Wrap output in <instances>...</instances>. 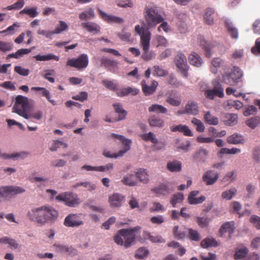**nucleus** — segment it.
Here are the masks:
<instances>
[{
    "mask_svg": "<svg viewBox=\"0 0 260 260\" xmlns=\"http://www.w3.org/2000/svg\"><path fill=\"white\" fill-rule=\"evenodd\" d=\"M144 17L146 28L137 25L135 27L136 32L140 36V43L143 49H149L151 33L148 29L155 28L164 18L154 6L147 5L144 10Z\"/></svg>",
    "mask_w": 260,
    "mask_h": 260,
    "instance_id": "nucleus-1",
    "label": "nucleus"
},
{
    "mask_svg": "<svg viewBox=\"0 0 260 260\" xmlns=\"http://www.w3.org/2000/svg\"><path fill=\"white\" fill-rule=\"evenodd\" d=\"M58 212L53 207L45 205L38 207H34L27 213V217L31 221L39 225L46 223H54L57 219Z\"/></svg>",
    "mask_w": 260,
    "mask_h": 260,
    "instance_id": "nucleus-2",
    "label": "nucleus"
},
{
    "mask_svg": "<svg viewBox=\"0 0 260 260\" xmlns=\"http://www.w3.org/2000/svg\"><path fill=\"white\" fill-rule=\"evenodd\" d=\"M29 109L28 99L21 95L16 96L13 106L14 111L26 119H29L27 112Z\"/></svg>",
    "mask_w": 260,
    "mask_h": 260,
    "instance_id": "nucleus-3",
    "label": "nucleus"
},
{
    "mask_svg": "<svg viewBox=\"0 0 260 260\" xmlns=\"http://www.w3.org/2000/svg\"><path fill=\"white\" fill-rule=\"evenodd\" d=\"M243 74L240 69L237 67H234L230 72H226L222 75L223 82L230 85H235L242 77Z\"/></svg>",
    "mask_w": 260,
    "mask_h": 260,
    "instance_id": "nucleus-4",
    "label": "nucleus"
},
{
    "mask_svg": "<svg viewBox=\"0 0 260 260\" xmlns=\"http://www.w3.org/2000/svg\"><path fill=\"white\" fill-rule=\"evenodd\" d=\"M140 229V226H136L131 229H121L119 233L122 236L124 241V247L127 248L131 247L134 243L136 237L135 233Z\"/></svg>",
    "mask_w": 260,
    "mask_h": 260,
    "instance_id": "nucleus-5",
    "label": "nucleus"
},
{
    "mask_svg": "<svg viewBox=\"0 0 260 260\" xmlns=\"http://www.w3.org/2000/svg\"><path fill=\"white\" fill-rule=\"evenodd\" d=\"M55 199L59 202H64L65 205L69 207H75L80 203L78 196L71 192L60 193L55 197Z\"/></svg>",
    "mask_w": 260,
    "mask_h": 260,
    "instance_id": "nucleus-6",
    "label": "nucleus"
},
{
    "mask_svg": "<svg viewBox=\"0 0 260 260\" xmlns=\"http://www.w3.org/2000/svg\"><path fill=\"white\" fill-rule=\"evenodd\" d=\"M88 55L86 54H81L77 58L69 59L66 65L80 71L85 69L88 66Z\"/></svg>",
    "mask_w": 260,
    "mask_h": 260,
    "instance_id": "nucleus-7",
    "label": "nucleus"
},
{
    "mask_svg": "<svg viewBox=\"0 0 260 260\" xmlns=\"http://www.w3.org/2000/svg\"><path fill=\"white\" fill-rule=\"evenodd\" d=\"M174 61L182 76L185 78H187L189 66L187 65L185 55L180 52H178L175 56Z\"/></svg>",
    "mask_w": 260,
    "mask_h": 260,
    "instance_id": "nucleus-8",
    "label": "nucleus"
},
{
    "mask_svg": "<svg viewBox=\"0 0 260 260\" xmlns=\"http://www.w3.org/2000/svg\"><path fill=\"white\" fill-rule=\"evenodd\" d=\"M63 223L67 227H77L82 225L83 222L79 214H70L65 218Z\"/></svg>",
    "mask_w": 260,
    "mask_h": 260,
    "instance_id": "nucleus-9",
    "label": "nucleus"
},
{
    "mask_svg": "<svg viewBox=\"0 0 260 260\" xmlns=\"http://www.w3.org/2000/svg\"><path fill=\"white\" fill-rule=\"evenodd\" d=\"M174 190V188L171 183H161L159 186L153 188L151 190L153 192L159 195L165 196L170 193Z\"/></svg>",
    "mask_w": 260,
    "mask_h": 260,
    "instance_id": "nucleus-10",
    "label": "nucleus"
},
{
    "mask_svg": "<svg viewBox=\"0 0 260 260\" xmlns=\"http://www.w3.org/2000/svg\"><path fill=\"white\" fill-rule=\"evenodd\" d=\"M219 177V174L212 170L206 171L203 175V181L207 185H211L214 184Z\"/></svg>",
    "mask_w": 260,
    "mask_h": 260,
    "instance_id": "nucleus-11",
    "label": "nucleus"
},
{
    "mask_svg": "<svg viewBox=\"0 0 260 260\" xmlns=\"http://www.w3.org/2000/svg\"><path fill=\"white\" fill-rule=\"evenodd\" d=\"M199 193V191L198 190H193L190 192L187 198L188 203L190 205L201 204L206 200V197L204 196H202L199 198H196Z\"/></svg>",
    "mask_w": 260,
    "mask_h": 260,
    "instance_id": "nucleus-12",
    "label": "nucleus"
},
{
    "mask_svg": "<svg viewBox=\"0 0 260 260\" xmlns=\"http://www.w3.org/2000/svg\"><path fill=\"white\" fill-rule=\"evenodd\" d=\"M141 85L143 92L146 95L153 94L156 89L158 86V83L156 81H153L151 85L148 86L145 81L143 80L141 82Z\"/></svg>",
    "mask_w": 260,
    "mask_h": 260,
    "instance_id": "nucleus-13",
    "label": "nucleus"
},
{
    "mask_svg": "<svg viewBox=\"0 0 260 260\" xmlns=\"http://www.w3.org/2000/svg\"><path fill=\"white\" fill-rule=\"evenodd\" d=\"M187 114L197 115L199 112L198 104L193 101H188L185 107Z\"/></svg>",
    "mask_w": 260,
    "mask_h": 260,
    "instance_id": "nucleus-14",
    "label": "nucleus"
},
{
    "mask_svg": "<svg viewBox=\"0 0 260 260\" xmlns=\"http://www.w3.org/2000/svg\"><path fill=\"white\" fill-rule=\"evenodd\" d=\"M116 91L117 95L120 97L127 95L129 94L133 95H136L139 92V89L131 87L120 88L119 89H117Z\"/></svg>",
    "mask_w": 260,
    "mask_h": 260,
    "instance_id": "nucleus-15",
    "label": "nucleus"
},
{
    "mask_svg": "<svg viewBox=\"0 0 260 260\" xmlns=\"http://www.w3.org/2000/svg\"><path fill=\"white\" fill-rule=\"evenodd\" d=\"M171 131L173 132H179L184 134L186 136H192L193 133L189 128L188 126L186 125L179 124L175 126H171Z\"/></svg>",
    "mask_w": 260,
    "mask_h": 260,
    "instance_id": "nucleus-16",
    "label": "nucleus"
},
{
    "mask_svg": "<svg viewBox=\"0 0 260 260\" xmlns=\"http://www.w3.org/2000/svg\"><path fill=\"white\" fill-rule=\"evenodd\" d=\"M137 179L144 184H147L149 181L148 172L147 170L140 168L135 172Z\"/></svg>",
    "mask_w": 260,
    "mask_h": 260,
    "instance_id": "nucleus-17",
    "label": "nucleus"
},
{
    "mask_svg": "<svg viewBox=\"0 0 260 260\" xmlns=\"http://www.w3.org/2000/svg\"><path fill=\"white\" fill-rule=\"evenodd\" d=\"M121 182L124 184L129 186H136L138 184L135 173L134 174H127L123 178Z\"/></svg>",
    "mask_w": 260,
    "mask_h": 260,
    "instance_id": "nucleus-18",
    "label": "nucleus"
},
{
    "mask_svg": "<svg viewBox=\"0 0 260 260\" xmlns=\"http://www.w3.org/2000/svg\"><path fill=\"white\" fill-rule=\"evenodd\" d=\"M100 14L102 18L108 23H122L123 22L122 18L113 15H108L105 13L100 11Z\"/></svg>",
    "mask_w": 260,
    "mask_h": 260,
    "instance_id": "nucleus-19",
    "label": "nucleus"
},
{
    "mask_svg": "<svg viewBox=\"0 0 260 260\" xmlns=\"http://www.w3.org/2000/svg\"><path fill=\"white\" fill-rule=\"evenodd\" d=\"M123 197L119 193H114L109 198V202L112 207H119L121 206Z\"/></svg>",
    "mask_w": 260,
    "mask_h": 260,
    "instance_id": "nucleus-20",
    "label": "nucleus"
},
{
    "mask_svg": "<svg viewBox=\"0 0 260 260\" xmlns=\"http://www.w3.org/2000/svg\"><path fill=\"white\" fill-rule=\"evenodd\" d=\"M226 141L228 143L235 145L243 144L245 142L243 136L236 133L228 137Z\"/></svg>",
    "mask_w": 260,
    "mask_h": 260,
    "instance_id": "nucleus-21",
    "label": "nucleus"
},
{
    "mask_svg": "<svg viewBox=\"0 0 260 260\" xmlns=\"http://www.w3.org/2000/svg\"><path fill=\"white\" fill-rule=\"evenodd\" d=\"M82 26L88 31L93 34H98L100 31V27L96 23L88 22L81 23Z\"/></svg>",
    "mask_w": 260,
    "mask_h": 260,
    "instance_id": "nucleus-22",
    "label": "nucleus"
},
{
    "mask_svg": "<svg viewBox=\"0 0 260 260\" xmlns=\"http://www.w3.org/2000/svg\"><path fill=\"white\" fill-rule=\"evenodd\" d=\"M234 222H226L223 224L219 229V233L221 235H223L225 233H229L230 237L234 232Z\"/></svg>",
    "mask_w": 260,
    "mask_h": 260,
    "instance_id": "nucleus-23",
    "label": "nucleus"
},
{
    "mask_svg": "<svg viewBox=\"0 0 260 260\" xmlns=\"http://www.w3.org/2000/svg\"><path fill=\"white\" fill-rule=\"evenodd\" d=\"M150 126L162 127L164 126V120L160 117L153 115L150 116L148 120Z\"/></svg>",
    "mask_w": 260,
    "mask_h": 260,
    "instance_id": "nucleus-24",
    "label": "nucleus"
},
{
    "mask_svg": "<svg viewBox=\"0 0 260 260\" xmlns=\"http://www.w3.org/2000/svg\"><path fill=\"white\" fill-rule=\"evenodd\" d=\"M115 111L118 114V118L117 121L122 120L125 119L127 112L122 108V105L119 103H116L113 105Z\"/></svg>",
    "mask_w": 260,
    "mask_h": 260,
    "instance_id": "nucleus-25",
    "label": "nucleus"
},
{
    "mask_svg": "<svg viewBox=\"0 0 260 260\" xmlns=\"http://www.w3.org/2000/svg\"><path fill=\"white\" fill-rule=\"evenodd\" d=\"M225 27L226 28L231 37L233 39H236L238 38V32L237 29L235 27L232 22L229 20H226L224 22Z\"/></svg>",
    "mask_w": 260,
    "mask_h": 260,
    "instance_id": "nucleus-26",
    "label": "nucleus"
},
{
    "mask_svg": "<svg viewBox=\"0 0 260 260\" xmlns=\"http://www.w3.org/2000/svg\"><path fill=\"white\" fill-rule=\"evenodd\" d=\"M167 168L171 172H178L181 170L182 164L180 161L175 160L168 162Z\"/></svg>",
    "mask_w": 260,
    "mask_h": 260,
    "instance_id": "nucleus-27",
    "label": "nucleus"
},
{
    "mask_svg": "<svg viewBox=\"0 0 260 260\" xmlns=\"http://www.w3.org/2000/svg\"><path fill=\"white\" fill-rule=\"evenodd\" d=\"M31 90L34 91H42V94L43 96L46 97L47 100L53 105H56V102L54 100L51 99V94L50 92L45 88L41 87H32L31 88Z\"/></svg>",
    "mask_w": 260,
    "mask_h": 260,
    "instance_id": "nucleus-28",
    "label": "nucleus"
},
{
    "mask_svg": "<svg viewBox=\"0 0 260 260\" xmlns=\"http://www.w3.org/2000/svg\"><path fill=\"white\" fill-rule=\"evenodd\" d=\"M189 62L190 64L199 67L202 63V59L201 57L196 53H192L188 57Z\"/></svg>",
    "mask_w": 260,
    "mask_h": 260,
    "instance_id": "nucleus-29",
    "label": "nucleus"
},
{
    "mask_svg": "<svg viewBox=\"0 0 260 260\" xmlns=\"http://www.w3.org/2000/svg\"><path fill=\"white\" fill-rule=\"evenodd\" d=\"M201 246L204 248L209 247H216L218 246V244L215 239L213 238H206L201 241Z\"/></svg>",
    "mask_w": 260,
    "mask_h": 260,
    "instance_id": "nucleus-30",
    "label": "nucleus"
},
{
    "mask_svg": "<svg viewBox=\"0 0 260 260\" xmlns=\"http://www.w3.org/2000/svg\"><path fill=\"white\" fill-rule=\"evenodd\" d=\"M5 189L8 194L11 195H15L19 193H22L25 192V190L19 186H6Z\"/></svg>",
    "mask_w": 260,
    "mask_h": 260,
    "instance_id": "nucleus-31",
    "label": "nucleus"
},
{
    "mask_svg": "<svg viewBox=\"0 0 260 260\" xmlns=\"http://www.w3.org/2000/svg\"><path fill=\"white\" fill-rule=\"evenodd\" d=\"M212 84L213 88L212 90L216 93V96L222 98L224 95V90L220 83L215 80L213 81Z\"/></svg>",
    "mask_w": 260,
    "mask_h": 260,
    "instance_id": "nucleus-32",
    "label": "nucleus"
},
{
    "mask_svg": "<svg viewBox=\"0 0 260 260\" xmlns=\"http://www.w3.org/2000/svg\"><path fill=\"white\" fill-rule=\"evenodd\" d=\"M0 243L8 244L11 249H17L19 244L13 239L4 237L0 239Z\"/></svg>",
    "mask_w": 260,
    "mask_h": 260,
    "instance_id": "nucleus-33",
    "label": "nucleus"
},
{
    "mask_svg": "<svg viewBox=\"0 0 260 260\" xmlns=\"http://www.w3.org/2000/svg\"><path fill=\"white\" fill-rule=\"evenodd\" d=\"M248 250L247 248L238 249L236 250L234 255L235 260H243L247 255Z\"/></svg>",
    "mask_w": 260,
    "mask_h": 260,
    "instance_id": "nucleus-34",
    "label": "nucleus"
},
{
    "mask_svg": "<svg viewBox=\"0 0 260 260\" xmlns=\"http://www.w3.org/2000/svg\"><path fill=\"white\" fill-rule=\"evenodd\" d=\"M34 57L38 61H48L52 59L58 61L59 60V56L51 53L44 55L39 54L35 56Z\"/></svg>",
    "mask_w": 260,
    "mask_h": 260,
    "instance_id": "nucleus-35",
    "label": "nucleus"
},
{
    "mask_svg": "<svg viewBox=\"0 0 260 260\" xmlns=\"http://www.w3.org/2000/svg\"><path fill=\"white\" fill-rule=\"evenodd\" d=\"M214 11L211 8H207L205 11L204 20L206 23L211 25L213 23Z\"/></svg>",
    "mask_w": 260,
    "mask_h": 260,
    "instance_id": "nucleus-36",
    "label": "nucleus"
},
{
    "mask_svg": "<svg viewBox=\"0 0 260 260\" xmlns=\"http://www.w3.org/2000/svg\"><path fill=\"white\" fill-rule=\"evenodd\" d=\"M204 120L205 122L209 125H217L218 123V119L215 116H212L210 112H207L204 115Z\"/></svg>",
    "mask_w": 260,
    "mask_h": 260,
    "instance_id": "nucleus-37",
    "label": "nucleus"
},
{
    "mask_svg": "<svg viewBox=\"0 0 260 260\" xmlns=\"http://www.w3.org/2000/svg\"><path fill=\"white\" fill-rule=\"evenodd\" d=\"M237 192V189L235 187H232L223 191L221 194V197L223 199L230 200L236 196Z\"/></svg>",
    "mask_w": 260,
    "mask_h": 260,
    "instance_id": "nucleus-38",
    "label": "nucleus"
},
{
    "mask_svg": "<svg viewBox=\"0 0 260 260\" xmlns=\"http://www.w3.org/2000/svg\"><path fill=\"white\" fill-rule=\"evenodd\" d=\"M148 111L150 112L165 114L167 112L168 110L161 105L153 104L149 107Z\"/></svg>",
    "mask_w": 260,
    "mask_h": 260,
    "instance_id": "nucleus-39",
    "label": "nucleus"
},
{
    "mask_svg": "<svg viewBox=\"0 0 260 260\" xmlns=\"http://www.w3.org/2000/svg\"><path fill=\"white\" fill-rule=\"evenodd\" d=\"M101 65L105 68L112 67L114 68L117 67V62L116 61L111 60L105 57L101 59Z\"/></svg>",
    "mask_w": 260,
    "mask_h": 260,
    "instance_id": "nucleus-40",
    "label": "nucleus"
},
{
    "mask_svg": "<svg viewBox=\"0 0 260 260\" xmlns=\"http://www.w3.org/2000/svg\"><path fill=\"white\" fill-rule=\"evenodd\" d=\"M25 14L28 15L30 17L34 18L38 16V12L37 11V8L35 7L32 8H27L25 7L20 12V14Z\"/></svg>",
    "mask_w": 260,
    "mask_h": 260,
    "instance_id": "nucleus-41",
    "label": "nucleus"
},
{
    "mask_svg": "<svg viewBox=\"0 0 260 260\" xmlns=\"http://www.w3.org/2000/svg\"><path fill=\"white\" fill-rule=\"evenodd\" d=\"M238 122V115L236 114H230L226 116V119L224 123L226 125L233 126L236 125Z\"/></svg>",
    "mask_w": 260,
    "mask_h": 260,
    "instance_id": "nucleus-42",
    "label": "nucleus"
},
{
    "mask_svg": "<svg viewBox=\"0 0 260 260\" xmlns=\"http://www.w3.org/2000/svg\"><path fill=\"white\" fill-rule=\"evenodd\" d=\"M188 238L191 241H199L201 239V236L198 231L192 229H188Z\"/></svg>",
    "mask_w": 260,
    "mask_h": 260,
    "instance_id": "nucleus-43",
    "label": "nucleus"
},
{
    "mask_svg": "<svg viewBox=\"0 0 260 260\" xmlns=\"http://www.w3.org/2000/svg\"><path fill=\"white\" fill-rule=\"evenodd\" d=\"M81 186L87 188L89 191L93 190L96 188V186L94 184L91 183L88 181L78 182L74 184L73 187L76 188Z\"/></svg>",
    "mask_w": 260,
    "mask_h": 260,
    "instance_id": "nucleus-44",
    "label": "nucleus"
},
{
    "mask_svg": "<svg viewBox=\"0 0 260 260\" xmlns=\"http://www.w3.org/2000/svg\"><path fill=\"white\" fill-rule=\"evenodd\" d=\"M142 139L145 141H151L153 144H157L158 140L154 134L152 132H149L141 135Z\"/></svg>",
    "mask_w": 260,
    "mask_h": 260,
    "instance_id": "nucleus-45",
    "label": "nucleus"
},
{
    "mask_svg": "<svg viewBox=\"0 0 260 260\" xmlns=\"http://www.w3.org/2000/svg\"><path fill=\"white\" fill-rule=\"evenodd\" d=\"M121 142L123 145V150L118 151L119 155H120V156H123L125 153L130 149L131 145L132 144V141L125 138H124L123 140H122Z\"/></svg>",
    "mask_w": 260,
    "mask_h": 260,
    "instance_id": "nucleus-46",
    "label": "nucleus"
},
{
    "mask_svg": "<svg viewBox=\"0 0 260 260\" xmlns=\"http://www.w3.org/2000/svg\"><path fill=\"white\" fill-rule=\"evenodd\" d=\"M149 253V251L145 247H140L136 251L135 256L137 259H143L146 257Z\"/></svg>",
    "mask_w": 260,
    "mask_h": 260,
    "instance_id": "nucleus-47",
    "label": "nucleus"
},
{
    "mask_svg": "<svg viewBox=\"0 0 260 260\" xmlns=\"http://www.w3.org/2000/svg\"><path fill=\"white\" fill-rule=\"evenodd\" d=\"M59 23V24L56 25L55 29L53 31V33L54 34H60L68 28V24L64 21L60 20Z\"/></svg>",
    "mask_w": 260,
    "mask_h": 260,
    "instance_id": "nucleus-48",
    "label": "nucleus"
},
{
    "mask_svg": "<svg viewBox=\"0 0 260 260\" xmlns=\"http://www.w3.org/2000/svg\"><path fill=\"white\" fill-rule=\"evenodd\" d=\"M173 234L174 237L177 239H182L186 236L185 232L179 230L178 225H176L173 228Z\"/></svg>",
    "mask_w": 260,
    "mask_h": 260,
    "instance_id": "nucleus-49",
    "label": "nucleus"
},
{
    "mask_svg": "<svg viewBox=\"0 0 260 260\" xmlns=\"http://www.w3.org/2000/svg\"><path fill=\"white\" fill-rule=\"evenodd\" d=\"M184 199V196L183 193H177L176 194H174L171 200V203L173 207H176V205L177 203H181Z\"/></svg>",
    "mask_w": 260,
    "mask_h": 260,
    "instance_id": "nucleus-50",
    "label": "nucleus"
},
{
    "mask_svg": "<svg viewBox=\"0 0 260 260\" xmlns=\"http://www.w3.org/2000/svg\"><path fill=\"white\" fill-rule=\"evenodd\" d=\"M191 123L196 126V130L197 132L200 133L204 132L205 126L200 120L196 118H193L191 120Z\"/></svg>",
    "mask_w": 260,
    "mask_h": 260,
    "instance_id": "nucleus-51",
    "label": "nucleus"
},
{
    "mask_svg": "<svg viewBox=\"0 0 260 260\" xmlns=\"http://www.w3.org/2000/svg\"><path fill=\"white\" fill-rule=\"evenodd\" d=\"M246 123L249 127L254 129L260 123V118L257 116L248 119Z\"/></svg>",
    "mask_w": 260,
    "mask_h": 260,
    "instance_id": "nucleus-52",
    "label": "nucleus"
},
{
    "mask_svg": "<svg viewBox=\"0 0 260 260\" xmlns=\"http://www.w3.org/2000/svg\"><path fill=\"white\" fill-rule=\"evenodd\" d=\"M24 5V0H18L14 4L7 6L5 9L6 10H19L23 7Z\"/></svg>",
    "mask_w": 260,
    "mask_h": 260,
    "instance_id": "nucleus-53",
    "label": "nucleus"
},
{
    "mask_svg": "<svg viewBox=\"0 0 260 260\" xmlns=\"http://www.w3.org/2000/svg\"><path fill=\"white\" fill-rule=\"evenodd\" d=\"M102 83L108 89L113 91H116L117 89L118 86L117 84L115 83L112 81L108 80H103L102 81Z\"/></svg>",
    "mask_w": 260,
    "mask_h": 260,
    "instance_id": "nucleus-54",
    "label": "nucleus"
},
{
    "mask_svg": "<svg viewBox=\"0 0 260 260\" xmlns=\"http://www.w3.org/2000/svg\"><path fill=\"white\" fill-rule=\"evenodd\" d=\"M143 50L144 52L142 54L141 57L145 61H149L151 60L155 55V54L154 53V52L152 51H149V49H143Z\"/></svg>",
    "mask_w": 260,
    "mask_h": 260,
    "instance_id": "nucleus-55",
    "label": "nucleus"
},
{
    "mask_svg": "<svg viewBox=\"0 0 260 260\" xmlns=\"http://www.w3.org/2000/svg\"><path fill=\"white\" fill-rule=\"evenodd\" d=\"M13 48V45L9 42L0 41V51L7 52L11 51Z\"/></svg>",
    "mask_w": 260,
    "mask_h": 260,
    "instance_id": "nucleus-56",
    "label": "nucleus"
},
{
    "mask_svg": "<svg viewBox=\"0 0 260 260\" xmlns=\"http://www.w3.org/2000/svg\"><path fill=\"white\" fill-rule=\"evenodd\" d=\"M168 83L173 87H178L181 85V82L178 81L173 75H169Z\"/></svg>",
    "mask_w": 260,
    "mask_h": 260,
    "instance_id": "nucleus-57",
    "label": "nucleus"
},
{
    "mask_svg": "<svg viewBox=\"0 0 260 260\" xmlns=\"http://www.w3.org/2000/svg\"><path fill=\"white\" fill-rule=\"evenodd\" d=\"M166 102L173 106L177 107L180 105L181 100L180 98L174 99L170 95L167 98Z\"/></svg>",
    "mask_w": 260,
    "mask_h": 260,
    "instance_id": "nucleus-58",
    "label": "nucleus"
},
{
    "mask_svg": "<svg viewBox=\"0 0 260 260\" xmlns=\"http://www.w3.org/2000/svg\"><path fill=\"white\" fill-rule=\"evenodd\" d=\"M14 71L20 75L26 76L29 74V70L24 69L21 66H15Z\"/></svg>",
    "mask_w": 260,
    "mask_h": 260,
    "instance_id": "nucleus-59",
    "label": "nucleus"
},
{
    "mask_svg": "<svg viewBox=\"0 0 260 260\" xmlns=\"http://www.w3.org/2000/svg\"><path fill=\"white\" fill-rule=\"evenodd\" d=\"M197 222L200 227L205 228L208 226L209 220L207 218L198 217L197 218Z\"/></svg>",
    "mask_w": 260,
    "mask_h": 260,
    "instance_id": "nucleus-60",
    "label": "nucleus"
},
{
    "mask_svg": "<svg viewBox=\"0 0 260 260\" xmlns=\"http://www.w3.org/2000/svg\"><path fill=\"white\" fill-rule=\"evenodd\" d=\"M88 93L86 91L80 92L78 94L72 96V99L83 102L87 99Z\"/></svg>",
    "mask_w": 260,
    "mask_h": 260,
    "instance_id": "nucleus-61",
    "label": "nucleus"
},
{
    "mask_svg": "<svg viewBox=\"0 0 260 260\" xmlns=\"http://www.w3.org/2000/svg\"><path fill=\"white\" fill-rule=\"evenodd\" d=\"M150 211L151 212L155 211H164L165 208L164 206L158 202H154L153 203V206L150 208Z\"/></svg>",
    "mask_w": 260,
    "mask_h": 260,
    "instance_id": "nucleus-62",
    "label": "nucleus"
},
{
    "mask_svg": "<svg viewBox=\"0 0 260 260\" xmlns=\"http://www.w3.org/2000/svg\"><path fill=\"white\" fill-rule=\"evenodd\" d=\"M154 75L157 76H165L167 74V72L158 66H154Z\"/></svg>",
    "mask_w": 260,
    "mask_h": 260,
    "instance_id": "nucleus-63",
    "label": "nucleus"
},
{
    "mask_svg": "<svg viewBox=\"0 0 260 260\" xmlns=\"http://www.w3.org/2000/svg\"><path fill=\"white\" fill-rule=\"evenodd\" d=\"M250 220L256 229H260V217L253 215L251 216Z\"/></svg>",
    "mask_w": 260,
    "mask_h": 260,
    "instance_id": "nucleus-64",
    "label": "nucleus"
}]
</instances>
